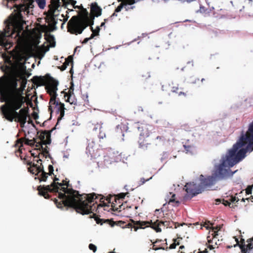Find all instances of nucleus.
Masks as SVG:
<instances>
[{
    "label": "nucleus",
    "mask_w": 253,
    "mask_h": 253,
    "mask_svg": "<svg viewBox=\"0 0 253 253\" xmlns=\"http://www.w3.org/2000/svg\"><path fill=\"white\" fill-rule=\"evenodd\" d=\"M25 101L23 90L17 88L16 79L5 76L0 78V102L5 103L0 108L3 118L10 122H18L24 127L29 117V108H21Z\"/></svg>",
    "instance_id": "obj_1"
},
{
    "label": "nucleus",
    "mask_w": 253,
    "mask_h": 253,
    "mask_svg": "<svg viewBox=\"0 0 253 253\" xmlns=\"http://www.w3.org/2000/svg\"><path fill=\"white\" fill-rule=\"evenodd\" d=\"M63 193L57 192L58 198L61 200L58 202V200L55 198L53 200L56 207L61 209H63L64 207L74 209L76 212L83 215L88 214L92 213L96 207L94 206V200L100 197V202L102 203L97 205V207H103L107 206L104 202L103 197L102 195L96 194L95 193L90 194H84L81 195L78 191L73 190L68 187H61L59 189Z\"/></svg>",
    "instance_id": "obj_2"
},
{
    "label": "nucleus",
    "mask_w": 253,
    "mask_h": 253,
    "mask_svg": "<svg viewBox=\"0 0 253 253\" xmlns=\"http://www.w3.org/2000/svg\"><path fill=\"white\" fill-rule=\"evenodd\" d=\"M28 9V7L24 4L18 5L16 7L17 12L10 16L5 22L6 25L4 31L0 32V45L6 49L9 48L12 44L9 38H12L14 34H16L15 38L20 36L25 24L21 12H25Z\"/></svg>",
    "instance_id": "obj_3"
},
{
    "label": "nucleus",
    "mask_w": 253,
    "mask_h": 253,
    "mask_svg": "<svg viewBox=\"0 0 253 253\" xmlns=\"http://www.w3.org/2000/svg\"><path fill=\"white\" fill-rule=\"evenodd\" d=\"M35 83L38 85H45V89L47 93L50 95V99L49 102L48 111L51 115L53 112L56 114H60L57 118L58 124L62 120L65 114L64 104L59 102V99H57V90L58 82L51 77L49 74L44 76L37 77Z\"/></svg>",
    "instance_id": "obj_4"
},
{
    "label": "nucleus",
    "mask_w": 253,
    "mask_h": 253,
    "mask_svg": "<svg viewBox=\"0 0 253 253\" xmlns=\"http://www.w3.org/2000/svg\"><path fill=\"white\" fill-rule=\"evenodd\" d=\"M94 16H90L86 9L82 7L78 16H73L67 24V31L72 34L78 35L89 25H93Z\"/></svg>",
    "instance_id": "obj_5"
},
{
    "label": "nucleus",
    "mask_w": 253,
    "mask_h": 253,
    "mask_svg": "<svg viewBox=\"0 0 253 253\" xmlns=\"http://www.w3.org/2000/svg\"><path fill=\"white\" fill-rule=\"evenodd\" d=\"M236 164V162L232 159L223 156L219 164L214 166L212 173L215 180L217 181L226 179L233 176L236 171L233 172L230 168Z\"/></svg>",
    "instance_id": "obj_6"
},
{
    "label": "nucleus",
    "mask_w": 253,
    "mask_h": 253,
    "mask_svg": "<svg viewBox=\"0 0 253 253\" xmlns=\"http://www.w3.org/2000/svg\"><path fill=\"white\" fill-rule=\"evenodd\" d=\"M90 218H94L97 224L102 225L103 223H107L109 224L111 227H114L115 225H117L122 227V228H133L135 231H136L139 228H144L143 226L147 225L149 222L148 221H134L133 219H130V222L128 223L121 220L114 221L112 219H101L94 213H93L92 215H90Z\"/></svg>",
    "instance_id": "obj_7"
},
{
    "label": "nucleus",
    "mask_w": 253,
    "mask_h": 253,
    "mask_svg": "<svg viewBox=\"0 0 253 253\" xmlns=\"http://www.w3.org/2000/svg\"><path fill=\"white\" fill-rule=\"evenodd\" d=\"M26 164L30 166L28 168V170L31 173L38 175L39 174L41 173L38 177L40 181H45L48 175L51 176L54 174L53 167L51 165H49L48 167V172H46L43 170V166L42 163H41L40 166H38L37 164L33 163L30 161H28L26 162Z\"/></svg>",
    "instance_id": "obj_8"
},
{
    "label": "nucleus",
    "mask_w": 253,
    "mask_h": 253,
    "mask_svg": "<svg viewBox=\"0 0 253 253\" xmlns=\"http://www.w3.org/2000/svg\"><path fill=\"white\" fill-rule=\"evenodd\" d=\"M59 180V178L55 177L53 179V181L49 185L42 186L40 185L38 187L37 190L38 191L39 194L41 196H43L45 199H49L50 195L48 192L50 193H57L58 192L59 187L57 186L56 183Z\"/></svg>",
    "instance_id": "obj_9"
},
{
    "label": "nucleus",
    "mask_w": 253,
    "mask_h": 253,
    "mask_svg": "<svg viewBox=\"0 0 253 253\" xmlns=\"http://www.w3.org/2000/svg\"><path fill=\"white\" fill-rule=\"evenodd\" d=\"M149 223L147 224V225H145L146 227H151L152 228L154 229L157 232H161V229L160 227V226L163 225L164 226H167V227L170 225V224H172L173 225H175L174 228H176L177 227L180 226H183V225L186 224L185 223H183L182 224H179L177 222H174L172 221H159V220H157L155 222H153L152 220L149 221Z\"/></svg>",
    "instance_id": "obj_10"
},
{
    "label": "nucleus",
    "mask_w": 253,
    "mask_h": 253,
    "mask_svg": "<svg viewBox=\"0 0 253 253\" xmlns=\"http://www.w3.org/2000/svg\"><path fill=\"white\" fill-rule=\"evenodd\" d=\"M184 189L187 192L185 197L192 198L196 195L201 193L203 189L200 185H197L194 182L186 183L184 186Z\"/></svg>",
    "instance_id": "obj_11"
},
{
    "label": "nucleus",
    "mask_w": 253,
    "mask_h": 253,
    "mask_svg": "<svg viewBox=\"0 0 253 253\" xmlns=\"http://www.w3.org/2000/svg\"><path fill=\"white\" fill-rule=\"evenodd\" d=\"M36 142V140L35 138L33 139H29L28 138H26L25 137H21L16 141V143L15 144V147H18V149L15 151V154L17 156L18 155L20 156L21 159H22V156H20L21 154L22 153V147L23 146V143L25 144L29 145L31 146H34L35 143Z\"/></svg>",
    "instance_id": "obj_12"
},
{
    "label": "nucleus",
    "mask_w": 253,
    "mask_h": 253,
    "mask_svg": "<svg viewBox=\"0 0 253 253\" xmlns=\"http://www.w3.org/2000/svg\"><path fill=\"white\" fill-rule=\"evenodd\" d=\"M203 175H200L201 183L199 184L200 186L202 187L203 191L205 189L213 185L217 181L212 174L207 178H203Z\"/></svg>",
    "instance_id": "obj_13"
},
{
    "label": "nucleus",
    "mask_w": 253,
    "mask_h": 253,
    "mask_svg": "<svg viewBox=\"0 0 253 253\" xmlns=\"http://www.w3.org/2000/svg\"><path fill=\"white\" fill-rule=\"evenodd\" d=\"M54 128H53L54 129ZM53 129L50 131L45 130L42 132L39 138L41 140V142L44 145L49 144L51 143L50 139V132L52 131Z\"/></svg>",
    "instance_id": "obj_14"
},
{
    "label": "nucleus",
    "mask_w": 253,
    "mask_h": 253,
    "mask_svg": "<svg viewBox=\"0 0 253 253\" xmlns=\"http://www.w3.org/2000/svg\"><path fill=\"white\" fill-rule=\"evenodd\" d=\"M247 247H245L244 245H241L240 249L241 253H253V237L247 240Z\"/></svg>",
    "instance_id": "obj_15"
},
{
    "label": "nucleus",
    "mask_w": 253,
    "mask_h": 253,
    "mask_svg": "<svg viewBox=\"0 0 253 253\" xmlns=\"http://www.w3.org/2000/svg\"><path fill=\"white\" fill-rule=\"evenodd\" d=\"M90 12L92 14L91 16L98 17L101 15L102 9L96 2H94L91 4Z\"/></svg>",
    "instance_id": "obj_16"
},
{
    "label": "nucleus",
    "mask_w": 253,
    "mask_h": 253,
    "mask_svg": "<svg viewBox=\"0 0 253 253\" xmlns=\"http://www.w3.org/2000/svg\"><path fill=\"white\" fill-rule=\"evenodd\" d=\"M98 129L99 131V134L98 135V137L99 138V139H103L104 138H105L106 137L105 131V129L102 126V124L97 123L94 125V126L93 128V130L96 131Z\"/></svg>",
    "instance_id": "obj_17"
},
{
    "label": "nucleus",
    "mask_w": 253,
    "mask_h": 253,
    "mask_svg": "<svg viewBox=\"0 0 253 253\" xmlns=\"http://www.w3.org/2000/svg\"><path fill=\"white\" fill-rule=\"evenodd\" d=\"M210 221H208V222H205L203 226L206 228L207 229H209L210 228H211L212 231L213 232L212 233V235L213 236V238H215L216 236L218 235L217 231L220 230L221 228V226L220 225L216 226L215 227H210L209 226Z\"/></svg>",
    "instance_id": "obj_18"
},
{
    "label": "nucleus",
    "mask_w": 253,
    "mask_h": 253,
    "mask_svg": "<svg viewBox=\"0 0 253 253\" xmlns=\"http://www.w3.org/2000/svg\"><path fill=\"white\" fill-rule=\"evenodd\" d=\"M59 5V0H51V4L49 5L51 13H53Z\"/></svg>",
    "instance_id": "obj_19"
},
{
    "label": "nucleus",
    "mask_w": 253,
    "mask_h": 253,
    "mask_svg": "<svg viewBox=\"0 0 253 253\" xmlns=\"http://www.w3.org/2000/svg\"><path fill=\"white\" fill-rule=\"evenodd\" d=\"M41 150H42V152L40 153L41 155H42L45 158L48 157L51 159V157L49 153V148L47 146H46L45 147L41 146Z\"/></svg>",
    "instance_id": "obj_20"
},
{
    "label": "nucleus",
    "mask_w": 253,
    "mask_h": 253,
    "mask_svg": "<svg viewBox=\"0 0 253 253\" xmlns=\"http://www.w3.org/2000/svg\"><path fill=\"white\" fill-rule=\"evenodd\" d=\"M171 203H173V205L175 206H178L180 203L178 201L175 200V195L174 194H172L171 198L169 200V204Z\"/></svg>",
    "instance_id": "obj_21"
},
{
    "label": "nucleus",
    "mask_w": 253,
    "mask_h": 253,
    "mask_svg": "<svg viewBox=\"0 0 253 253\" xmlns=\"http://www.w3.org/2000/svg\"><path fill=\"white\" fill-rule=\"evenodd\" d=\"M68 98L66 100L67 102H69L71 104L77 105V100L74 98H72V95L71 94L67 95Z\"/></svg>",
    "instance_id": "obj_22"
},
{
    "label": "nucleus",
    "mask_w": 253,
    "mask_h": 253,
    "mask_svg": "<svg viewBox=\"0 0 253 253\" xmlns=\"http://www.w3.org/2000/svg\"><path fill=\"white\" fill-rule=\"evenodd\" d=\"M183 147L186 153H192L194 150V147L191 145H184Z\"/></svg>",
    "instance_id": "obj_23"
},
{
    "label": "nucleus",
    "mask_w": 253,
    "mask_h": 253,
    "mask_svg": "<svg viewBox=\"0 0 253 253\" xmlns=\"http://www.w3.org/2000/svg\"><path fill=\"white\" fill-rule=\"evenodd\" d=\"M39 7L41 9H43L45 6V0H36Z\"/></svg>",
    "instance_id": "obj_24"
},
{
    "label": "nucleus",
    "mask_w": 253,
    "mask_h": 253,
    "mask_svg": "<svg viewBox=\"0 0 253 253\" xmlns=\"http://www.w3.org/2000/svg\"><path fill=\"white\" fill-rule=\"evenodd\" d=\"M236 244H235L234 246L235 247L238 246L240 248V247L242 245L245 246V247H247V246H248V244L247 245L245 244V240L244 239H241V241H240L241 243L240 244H239L238 239L237 238H236Z\"/></svg>",
    "instance_id": "obj_25"
},
{
    "label": "nucleus",
    "mask_w": 253,
    "mask_h": 253,
    "mask_svg": "<svg viewBox=\"0 0 253 253\" xmlns=\"http://www.w3.org/2000/svg\"><path fill=\"white\" fill-rule=\"evenodd\" d=\"M73 59L72 56H69L66 59H65V61L63 63L66 65V67L69 65L70 63L73 64Z\"/></svg>",
    "instance_id": "obj_26"
},
{
    "label": "nucleus",
    "mask_w": 253,
    "mask_h": 253,
    "mask_svg": "<svg viewBox=\"0 0 253 253\" xmlns=\"http://www.w3.org/2000/svg\"><path fill=\"white\" fill-rule=\"evenodd\" d=\"M156 140L158 141V142H156V144L157 145L161 143H164L166 139L163 136H158L156 137Z\"/></svg>",
    "instance_id": "obj_27"
},
{
    "label": "nucleus",
    "mask_w": 253,
    "mask_h": 253,
    "mask_svg": "<svg viewBox=\"0 0 253 253\" xmlns=\"http://www.w3.org/2000/svg\"><path fill=\"white\" fill-rule=\"evenodd\" d=\"M122 206L123 205H120L119 206V207H117L116 206L115 204L113 201L112 203V205H111L112 209L114 211H121V208H122Z\"/></svg>",
    "instance_id": "obj_28"
},
{
    "label": "nucleus",
    "mask_w": 253,
    "mask_h": 253,
    "mask_svg": "<svg viewBox=\"0 0 253 253\" xmlns=\"http://www.w3.org/2000/svg\"><path fill=\"white\" fill-rule=\"evenodd\" d=\"M161 240L157 239L155 242L153 243V249L154 250L157 251V250H161V249L164 250V248H163V247H157L156 246V244H157L158 242H161Z\"/></svg>",
    "instance_id": "obj_29"
},
{
    "label": "nucleus",
    "mask_w": 253,
    "mask_h": 253,
    "mask_svg": "<svg viewBox=\"0 0 253 253\" xmlns=\"http://www.w3.org/2000/svg\"><path fill=\"white\" fill-rule=\"evenodd\" d=\"M138 142H139V147L140 148H147V145L148 144V143L144 144V143L143 142V140L142 138H140L139 140L138 141Z\"/></svg>",
    "instance_id": "obj_30"
},
{
    "label": "nucleus",
    "mask_w": 253,
    "mask_h": 253,
    "mask_svg": "<svg viewBox=\"0 0 253 253\" xmlns=\"http://www.w3.org/2000/svg\"><path fill=\"white\" fill-rule=\"evenodd\" d=\"M125 5V3L121 2L119 6L115 9V12H119L121 11L122 8L124 7V5Z\"/></svg>",
    "instance_id": "obj_31"
},
{
    "label": "nucleus",
    "mask_w": 253,
    "mask_h": 253,
    "mask_svg": "<svg viewBox=\"0 0 253 253\" xmlns=\"http://www.w3.org/2000/svg\"><path fill=\"white\" fill-rule=\"evenodd\" d=\"M100 30V28L99 26H97L95 29L93 31V33L91 34V35H94V37L96 36L99 35V33Z\"/></svg>",
    "instance_id": "obj_32"
},
{
    "label": "nucleus",
    "mask_w": 253,
    "mask_h": 253,
    "mask_svg": "<svg viewBox=\"0 0 253 253\" xmlns=\"http://www.w3.org/2000/svg\"><path fill=\"white\" fill-rule=\"evenodd\" d=\"M43 144H42V142H36L35 143L34 146L37 148L36 150L37 151V152H38V150L41 151V146H42Z\"/></svg>",
    "instance_id": "obj_33"
},
{
    "label": "nucleus",
    "mask_w": 253,
    "mask_h": 253,
    "mask_svg": "<svg viewBox=\"0 0 253 253\" xmlns=\"http://www.w3.org/2000/svg\"><path fill=\"white\" fill-rule=\"evenodd\" d=\"M126 193H120L118 196V199H117L116 198H114V200H115V202H117V200L119 201L120 199H123L125 198V196H126Z\"/></svg>",
    "instance_id": "obj_34"
},
{
    "label": "nucleus",
    "mask_w": 253,
    "mask_h": 253,
    "mask_svg": "<svg viewBox=\"0 0 253 253\" xmlns=\"http://www.w3.org/2000/svg\"><path fill=\"white\" fill-rule=\"evenodd\" d=\"M136 0H125V1L123 2V3H125V5L128 4L130 5H131L132 4L135 3Z\"/></svg>",
    "instance_id": "obj_35"
},
{
    "label": "nucleus",
    "mask_w": 253,
    "mask_h": 253,
    "mask_svg": "<svg viewBox=\"0 0 253 253\" xmlns=\"http://www.w3.org/2000/svg\"><path fill=\"white\" fill-rule=\"evenodd\" d=\"M89 249L92 251L93 253H95L96 250H97V247L95 245H94V244H90L89 245Z\"/></svg>",
    "instance_id": "obj_36"
},
{
    "label": "nucleus",
    "mask_w": 253,
    "mask_h": 253,
    "mask_svg": "<svg viewBox=\"0 0 253 253\" xmlns=\"http://www.w3.org/2000/svg\"><path fill=\"white\" fill-rule=\"evenodd\" d=\"M64 181L65 180H63L62 182H61V183H59V182H57L56 183L57 186H59L62 187V186H63L64 185H66L67 187H69V183H68V182H67V184L66 183H64Z\"/></svg>",
    "instance_id": "obj_37"
},
{
    "label": "nucleus",
    "mask_w": 253,
    "mask_h": 253,
    "mask_svg": "<svg viewBox=\"0 0 253 253\" xmlns=\"http://www.w3.org/2000/svg\"><path fill=\"white\" fill-rule=\"evenodd\" d=\"M253 186H248L246 189V193L247 194H251L252 193Z\"/></svg>",
    "instance_id": "obj_38"
},
{
    "label": "nucleus",
    "mask_w": 253,
    "mask_h": 253,
    "mask_svg": "<svg viewBox=\"0 0 253 253\" xmlns=\"http://www.w3.org/2000/svg\"><path fill=\"white\" fill-rule=\"evenodd\" d=\"M94 38V35H90V37L89 38H85L84 41L82 42L83 44H85L88 41Z\"/></svg>",
    "instance_id": "obj_39"
},
{
    "label": "nucleus",
    "mask_w": 253,
    "mask_h": 253,
    "mask_svg": "<svg viewBox=\"0 0 253 253\" xmlns=\"http://www.w3.org/2000/svg\"><path fill=\"white\" fill-rule=\"evenodd\" d=\"M229 201L232 202V203H234V202H238V201H239V199H238V198L236 197L235 196L233 197V196H231L229 199Z\"/></svg>",
    "instance_id": "obj_40"
},
{
    "label": "nucleus",
    "mask_w": 253,
    "mask_h": 253,
    "mask_svg": "<svg viewBox=\"0 0 253 253\" xmlns=\"http://www.w3.org/2000/svg\"><path fill=\"white\" fill-rule=\"evenodd\" d=\"M124 7H125L126 11H128L130 9H132L134 7V6L128 4L125 5Z\"/></svg>",
    "instance_id": "obj_41"
},
{
    "label": "nucleus",
    "mask_w": 253,
    "mask_h": 253,
    "mask_svg": "<svg viewBox=\"0 0 253 253\" xmlns=\"http://www.w3.org/2000/svg\"><path fill=\"white\" fill-rule=\"evenodd\" d=\"M50 21L54 23V24H56V22L55 21V19L54 18V16L53 15V13H51V15L49 17Z\"/></svg>",
    "instance_id": "obj_42"
},
{
    "label": "nucleus",
    "mask_w": 253,
    "mask_h": 253,
    "mask_svg": "<svg viewBox=\"0 0 253 253\" xmlns=\"http://www.w3.org/2000/svg\"><path fill=\"white\" fill-rule=\"evenodd\" d=\"M190 83L192 84H196L197 81H199V79L194 78V77H191L190 78Z\"/></svg>",
    "instance_id": "obj_43"
},
{
    "label": "nucleus",
    "mask_w": 253,
    "mask_h": 253,
    "mask_svg": "<svg viewBox=\"0 0 253 253\" xmlns=\"http://www.w3.org/2000/svg\"><path fill=\"white\" fill-rule=\"evenodd\" d=\"M178 94L179 96H181L182 95L184 97H186L189 94L188 91H186V92L179 91V92H178Z\"/></svg>",
    "instance_id": "obj_44"
},
{
    "label": "nucleus",
    "mask_w": 253,
    "mask_h": 253,
    "mask_svg": "<svg viewBox=\"0 0 253 253\" xmlns=\"http://www.w3.org/2000/svg\"><path fill=\"white\" fill-rule=\"evenodd\" d=\"M176 239H174V243H173L172 244H171L169 247V249H174L175 248L176 246Z\"/></svg>",
    "instance_id": "obj_45"
},
{
    "label": "nucleus",
    "mask_w": 253,
    "mask_h": 253,
    "mask_svg": "<svg viewBox=\"0 0 253 253\" xmlns=\"http://www.w3.org/2000/svg\"><path fill=\"white\" fill-rule=\"evenodd\" d=\"M178 90H179V88L177 86H173L171 88V91L172 92H175V93H178Z\"/></svg>",
    "instance_id": "obj_46"
},
{
    "label": "nucleus",
    "mask_w": 253,
    "mask_h": 253,
    "mask_svg": "<svg viewBox=\"0 0 253 253\" xmlns=\"http://www.w3.org/2000/svg\"><path fill=\"white\" fill-rule=\"evenodd\" d=\"M222 204L225 206H230L231 205L230 202L228 200H225L224 199L222 200Z\"/></svg>",
    "instance_id": "obj_47"
},
{
    "label": "nucleus",
    "mask_w": 253,
    "mask_h": 253,
    "mask_svg": "<svg viewBox=\"0 0 253 253\" xmlns=\"http://www.w3.org/2000/svg\"><path fill=\"white\" fill-rule=\"evenodd\" d=\"M40 155H41V153H38L37 154L36 153H33V152H31V155L34 157V158H36V157H38V158H39L40 156Z\"/></svg>",
    "instance_id": "obj_48"
},
{
    "label": "nucleus",
    "mask_w": 253,
    "mask_h": 253,
    "mask_svg": "<svg viewBox=\"0 0 253 253\" xmlns=\"http://www.w3.org/2000/svg\"><path fill=\"white\" fill-rule=\"evenodd\" d=\"M32 117H33V118L35 119V120H37L39 118V116H38V114L36 113L35 112H34L32 114Z\"/></svg>",
    "instance_id": "obj_49"
},
{
    "label": "nucleus",
    "mask_w": 253,
    "mask_h": 253,
    "mask_svg": "<svg viewBox=\"0 0 253 253\" xmlns=\"http://www.w3.org/2000/svg\"><path fill=\"white\" fill-rule=\"evenodd\" d=\"M113 197V196L110 195L109 196H107L106 197V201L109 203H111V199Z\"/></svg>",
    "instance_id": "obj_50"
},
{
    "label": "nucleus",
    "mask_w": 253,
    "mask_h": 253,
    "mask_svg": "<svg viewBox=\"0 0 253 253\" xmlns=\"http://www.w3.org/2000/svg\"><path fill=\"white\" fill-rule=\"evenodd\" d=\"M67 67L65 65H64V64L60 67H59V68L61 70V71H64L66 69Z\"/></svg>",
    "instance_id": "obj_51"
},
{
    "label": "nucleus",
    "mask_w": 253,
    "mask_h": 253,
    "mask_svg": "<svg viewBox=\"0 0 253 253\" xmlns=\"http://www.w3.org/2000/svg\"><path fill=\"white\" fill-rule=\"evenodd\" d=\"M90 148L92 149V147H91L89 145L86 147V150L88 151L90 154H91V151L90 150Z\"/></svg>",
    "instance_id": "obj_52"
},
{
    "label": "nucleus",
    "mask_w": 253,
    "mask_h": 253,
    "mask_svg": "<svg viewBox=\"0 0 253 253\" xmlns=\"http://www.w3.org/2000/svg\"><path fill=\"white\" fill-rule=\"evenodd\" d=\"M107 20H108L107 19H104V22H102L101 25H100V26L99 27H104L105 26V22H106Z\"/></svg>",
    "instance_id": "obj_53"
},
{
    "label": "nucleus",
    "mask_w": 253,
    "mask_h": 253,
    "mask_svg": "<svg viewBox=\"0 0 253 253\" xmlns=\"http://www.w3.org/2000/svg\"><path fill=\"white\" fill-rule=\"evenodd\" d=\"M208 248H209L210 250H212L214 249V247L212 245H209L208 247Z\"/></svg>",
    "instance_id": "obj_54"
},
{
    "label": "nucleus",
    "mask_w": 253,
    "mask_h": 253,
    "mask_svg": "<svg viewBox=\"0 0 253 253\" xmlns=\"http://www.w3.org/2000/svg\"><path fill=\"white\" fill-rule=\"evenodd\" d=\"M149 179H147L146 181L148 180ZM146 180H145L144 178H141L140 181L142 182V184H143L145 183Z\"/></svg>",
    "instance_id": "obj_55"
},
{
    "label": "nucleus",
    "mask_w": 253,
    "mask_h": 253,
    "mask_svg": "<svg viewBox=\"0 0 253 253\" xmlns=\"http://www.w3.org/2000/svg\"><path fill=\"white\" fill-rule=\"evenodd\" d=\"M117 12H115V11H114V12L112 14V15H111V17H114V16H117V14H116Z\"/></svg>",
    "instance_id": "obj_56"
},
{
    "label": "nucleus",
    "mask_w": 253,
    "mask_h": 253,
    "mask_svg": "<svg viewBox=\"0 0 253 253\" xmlns=\"http://www.w3.org/2000/svg\"><path fill=\"white\" fill-rule=\"evenodd\" d=\"M215 201H216V203H219L221 202V200L220 199H217L215 200Z\"/></svg>",
    "instance_id": "obj_57"
},
{
    "label": "nucleus",
    "mask_w": 253,
    "mask_h": 253,
    "mask_svg": "<svg viewBox=\"0 0 253 253\" xmlns=\"http://www.w3.org/2000/svg\"><path fill=\"white\" fill-rule=\"evenodd\" d=\"M36 162H37L38 163H40V164H41V163H41V162H42V160H41V159H39L38 160H36Z\"/></svg>",
    "instance_id": "obj_58"
},
{
    "label": "nucleus",
    "mask_w": 253,
    "mask_h": 253,
    "mask_svg": "<svg viewBox=\"0 0 253 253\" xmlns=\"http://www.w3.org/2000/svg\"><path fill=\"white\" fill-rule=\"evenodd\" d=\"M5 68L7 70H10V67L8 66H5Z\"/></svg>",
    "instance_id": "obj_59"
},
{
    "label": "nucleus",
    "mask_w": 253,
    "mask_h": 253,
    "mask_svg": "<svg viewBox=\"0 0 253 253\" xmlns=\"http://www.w3.org/2000/svg\"><path fill=\"white\" fill-rule=\"evenodd\" d=\"M173 226H174V227H175V225H173L172 224H170V225H169L168 227L172 228Z\"/></svg>",
    "instance_id": "obj_60"
},
{
    "label": "nucleus",
    "mask_w": 253,
    "mask_h": 253,
    "mask_svg": "<svg viewBox=\"0 0 253 253\" xmlns=\"http://www.w3.org/2000/svg\"><path fill=\"white\" fill-rule=\"evenodd\" d=\"M28 123L29 124H32L33 123V122L30 119V118H29V121H28Z\"/></svg>",
    "instance_id": "obj_61"
},
{
    "label": "nucleus",
    "mask_w": 253,
    "mask_h": 253,
    "mask_svg": "<svg viewBox=\"0 0 253 253\" xmlns=\"http://www.w3.org/2000/svg\"><path fill=\"white\" fill-rule=\"evenodd\" d=\"M90 26V29L92 32L93 33V31H94V29H93V27H92V25H89Z\"/></svg>",
    "instance_id": "obj_62"
},
{
    "label": "nucleus",
    "mask_w": 253,
    "mask_h": 253,
    "mask_svg": "<svg viewBox=\"0 0 253 253\" xmlns=\"http://www.w3.org/2000/svg\"><path fill=\"white\" fill-rule=\"evenodd\" d=\"M184 246H183V245L179 247V249H184Z\"/></svg>",
    "instance_id": "obj_63"
},
{
    "label": "nucleus",
    "mask_w": 253,
    "mask_h": 253,
    "mask_svg": "<svg viewBox=\"0 0 253 253\" xmlns=\"http://www.w3.org/2000/svg\"><path fill=\"white\" fill-rule=\"evenodd\" d=\"M208 253V251L207 249H205V250L203 251V253Z\"/></svg>",
    "instance_id": "obj_64"
}]
</instances>
